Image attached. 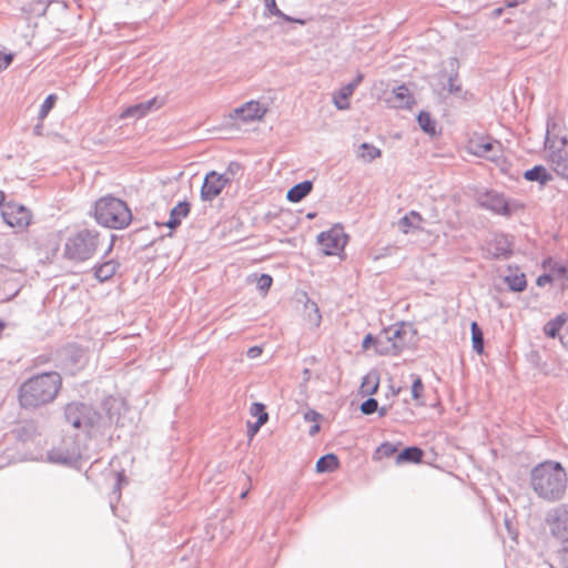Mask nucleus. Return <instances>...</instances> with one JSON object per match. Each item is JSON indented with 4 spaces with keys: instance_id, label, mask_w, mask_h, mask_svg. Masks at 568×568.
Listing matches in <instances>:
<instances>
[{
    "instance_id": "nucleus-8",
    "label": "nucleus",
    "mask_w": 568,
    "mask_h": 568,
    "mask_svg": "<svg viewBox=\"0 0 568 568\" xmlns=\"http://www.w3.org/2000/svg\"><path fill=\"white\" fill-rule=\"evenodd\" d=\"M477 201L480 207L504 216H510L515 211L523 209V205L517 201H509L503 194L495 191H487L480 194Z\"/></svg>"
},
{
    "instance_id": "nucleus-12",
    "label": "nucleus",
    "mask_w": 568,
    "mask_h": 568,
    "mask_svg": "<svg viewBox=\"0 0 568 568\" xmlns=\"http://www.w3.org/2000/svg\"><path fill=\"white\" fill-rule=\"evenodd\" d=\"M230 179L226 174H219L215 171L209 172L201 187V199L203 201H212L221 194Z\"/></svg>"
},
{
    "instance_id": "nucleus-55",
    "label": "nucleus",
    "mask_w": 568,
    "mask_h": 568,
    "mask_svg": "<svg viewBox=\"0 0 568 568\" xmlns=\"http://www.w3.org/2000/svg\"><path fill=\"white\" fill-rule=\"evenodd\" d=\"M318 432H320V425L317 423H315L313 426H311V428H310V435L311 436H314Z\"/></svg>"
},
{
    "instance_id": "nucleus-30",
    "label": "nucleus",
    "mask_w": 568,
    "mask_h": 568,
    "mask_svg": "<svg viewBox=\"0 0 568 568\" xmlns=\"http://www.w3.org/2000/svg\"><path fill=\"white\" fill-rule=\"evenodd\" d=\"M387 344L384 338H382V332L377 336H373L372 334H367L362 343L364 349H368L371 346L375 347V351L379 355H388V348L385 346Z\"/></svg>"
},
{
    "instance_id": "nucleus-51",
    "label": "nucleus",
    "mask_w": 568,
    "mask_h": 568,
    "mask_svg": "<svg viewBox=\"0 0 568 568\" xmlns=\"http://www.w3.org/2000/svg\"><path fill=\"white\" fill-rule=\"evenodd\" d=\"M560 561L564 568H568V548H565L560 554Z\"/></svg>"
},
{
    "instance_id": "nucleus-46",
    "label": "nucleus",
    "mask_w": 568,
    "mask_h": 568,
    "mask_svg": "<svg viewBox=\"0 0 568 568\" xmlns=\"http://www.w3.org/2000/svg\"><path fill=\"white\" fill-rule=\"evenodd\" d=\"M552 273L559 275L560 277H568L567 276V267L565 265H559V264H556L552 268H551Z\"/></svg>"
},
{
    "instance_id": "nucleus-25",
    "label": "nucleus",
    "mask_w": 568,
    "mask_h": 568,
    "mask_svg": "<svg viewBox=\"0 0 568 568\" xmlns=\"http://www.w3.org/2000/svg\"><path fill=\"white\" fill-rule=\"evenodd\" d=\"M313 189L312 181L305 180L301 183L292 186L286 194V199L292 203L301 202L304 197H306Z\"/></svg>"
},
{
    "instance_id": "nucleus-9",
    "label": "nucleus",
    "mask_w": 568,
    "mask_h": 568,
    "mask_svg": "<svg viewBox=\"0 0 568 568\" xmlns=\"http://www.w3.org/2000/svg\"><path fill=\"white\" fill-rule=\"evenodd\" d=\"M1 217L9 226L22 230L30 224L31 213L24 205L9 201L2 205Z\"/></svg>"
},
{
    "instance_id": "nucleus-11",
    "label": "nucleus",
    "mask_w": 568,
    "mask_h": 568,
    "mask_svg": "<svg viewBox=\"0 0 568 568\" xmlns=\"http://www.w3.org/2000/svg\"><path fill=\"white\" fill-rule=\"evenodd\" d=\"M546 521L557 539L568 540V505H561L547 514Z\"/></svg>"
},
{
    "instance_id": "nucleus-18",
    "label": "nucleus",
    "mask_w": 568,
    "mask_h": 568,
    "mask_svg": "<svg viewBox=\"0 0 568 568\" xmlns=\"http://www.w3.org/2000/svg\"><path fill=\"white\" fill-rule=\"evenodd\" d=\"M63 362L70 369L78 371L85 364L84 351L75 345H69L63 349Z\"/></svg>"
},
{
    "instance_id": "nucleus-41",
    "label": "nucleus",
    "mask_w": 568,
    "mask_h": 568,
    "mask_svg": "<svg viewBox=\"0 0 568 568\" xmlns=\"http://www.w3.org/2000/svg\"><path fill=\"white\" fill-rule=\"evenodd\" d=\"M397 448L394 444L389 442H385L381 444L376 450L377 454L382 455L383 457H392L396 453Z\"/></svg>"
},
{
    "instance_id": "nucleus-24",
    "label": "nucleus",
    "mask_w": 568,
    "mask_h": 568,
    "mask_svg": "<svg viewBox=\"0 0 568 568\" xmlns=\"http://www.w3.org/2000/svg\"><path fill=\"white\" fill-rule=\"evenodd\" d=\"M363 74H357L356 79L348 83L347 85L343 87L339 90V99L334 98V104L338 110H346L348 108V98L353 94L355 88L362 82Z\"/></svg>"
},
{
    "instance_id": "nucleus-53",
    "label": "nucleus",
    "mask_w": 568,
    "mask_h": 568,
    "mask_svg": "<svg viewBox=\"0 0 568 568\" xmlns=\"http://www.w3.org/2000/svg\"><path fill=\"white\" fill-rule=\"evenodd\" d=\"M505 1H506L507 7H516L519 3L525 2L526 0H505Z\"/></svg>"
},
{
    "instance_id": "nucleus-57",
    "label": "nucleus",
    "mask_w": 568,
    "mask_h": 568,
    "mask_svg": "<svg viewBox=\"0 0 568 568\" xmlns=\"http://www.w3.org/2000/svg\"><path fill=\"white\" fill-rule=\"evenodd\" d=\"M41 130H42V124L39 123L34 126L33 131L37 135H40L41 134Z\"/></svg>"
},
{
    "instance_id": "nucleus-13",
    "label": "nucleus",
    "mask_w": 568,
    "mask_h": 568,
    "mask_svg": "<svg viewBox=\"0 0 568 568\" xmlns=\"http://www.w3.org/2000/svg\"><path fill=\"white\" fill-rule=\"evenodd\" d=\"M499 148V142L491 140L490 138H474L470 139L467 149L468 151L478 156L485 158L489 161L497 162L496 154H489L490 151H496Z\"/></svg>"
},
{
    "instance_id": "nucleus-5",
    "label": "nucleus",
    "mask_w": 568,
    "mask_h": 568,
    "mask_svg": "<svg viewBox=\"0 0 568 568\" xmlns=\"http://www.w3.org/2000/svg\"><path fill=\"white\" fill-rule=\"evenodd\" d=\"M95 221L109 229L122 230L132 221L126 203L112 195L99 199L94 204Z\"/></svg>"
},
{
    "instance_id": "nucleus-40",
    "label": "nucleus",
    "mask_w": 568,
    "mask_h": 568,
    "mask_svg": "<svg viewBox=\"0 0 568 568\" xmlns=\"http://www.w3.org/2000/svg\"><path fill=\"white\" fill-rule=\"evenodd\" d=\"M250 413H251V415L256 416L257 419L262 418V416H263L264 423H267V420H268V414L266 412V407L262 403H253L250 408Z\"/></svg>"
},
{
    "instance_id": "nucleus-3",
    "label": "nucleus",
    "mask_w": 568,
    "mask_h": 568,
    "mask_svg": "<svg viewBox=\"0 0 568 568\" xmlns=\"http://www.w3.org/2000/svg\"><path fill=\"white\" fill-rule=\"evenodd\" d=\"M62 385L57 372H45L24 381L19 387L18 400L27 410H33L54 400Z\"/></svg>"
},
{
    "instance_id": "nucleus-62",
    "label": "nucleus",
    "mask_w": 568,
    "mask_h": 568,
    "mask_svg": "<svg viewBox=\"0 0 568 568\" xmlns=\"http://www.w3.org/2000/svg\"><path fill=\"white\" fill-rule=\"evenodd\" d=\"M246 495H247V490H245V491H243V493L241 494V498H245V497H246Z\"/></svg>"
},
{
    "instance_id": "nucleus-27",
    "label": "nucleus",
    "mask_w": 568,
    "mask_h": 568,
    "mask_svg": "<svg viewBox=\"0 0 568 568\" xmlns=\"http://www.w3.org/2000/svg\"><path fill=\"white\" fill-rule=\"evenodd\" d=\"M379 386V374L377 371H371L363 377L359 393L363 396H372L374 395Z\"/></svg>"
},
{
    "instance_id": "nucleus-1",
    "label": "nucleus",
    "mask_w": 568,
    "mask_h": 568,
    "mask_svg": "<svg viewBox=\"0 0 568 568\" xmlns=\"http://www.w3.org/2000/svg\"><path fill=\"white\" fill-rule=\"evenodd\" d=\"M106 416L84 403L72 402L64 407L65 422L77 429H82L88 435L101 433L105 426L115 425L123 427L121 422V410L123 404L114 398L106 399L103 403Z\"/></svg>"
},
{
    "instance_id": "nucleus-15",
    "label": "nucleus",
    "mask_w": 568,
    "mask_h": 568,
    "mask_svg": "<svg viewBox=\"0 0 568 568\" xmlns=\"http://www.w3.org/2000/svg\"><path fill=\"white\" fill-rule=\"evenodd\" d=\"M488 255L494 260H507L513 255L511 243L505 235H496L487 248Z\"/></svg>"
},
{
    "instance_id": "nucleus-39",
    "label": "nucleus",
    "mask_w": 568,
    "mask_h": 568,
    "mask_svg": "<svg viewBox=\"0 0 568 568\" xmlns=\"http://www.w3.org/2000/svg\"><path fill=\"white\" fill-rule=\"evenodd\" d=\"M272 283H273V278L271 275L268 274H261L258 277H257V281H256V285H257V288L263 293H267L268 290L271 288L272 286Z\"/></svg>"
},
{
    "instance_id": "nucleus-59",
    "label": "nucleus",
    "mask_w": 568,
    "mask_h": 568,
    "mask_svg": "<svg viewBox=\"0 0 568 568\" xmlns=\"http://www.w3.org/2000/svg\"><path fill=\"white\" fill-rule=\"evenodd\" d=\"M113 242H114V236H112V240H111V242H110V244H109V247H108V248H106V251H105V255H106V254H109V253L112 251V248H113Z\"/></svg>"
},
{
    "instance_id": "nucleus-42",
    "label": "nucleus",
    "mask_w": 568,
    "mask_h": 568,
    "mask_svg": "<svg viewBox=\"0 0 568 568\" xmlns=\"http://www.w3.org/2000/svg\"><path fill=\"white\" fill-rule=\"evenodd\" d=\"M424 390V385L422 378L416 376L413 381L412 385V396L414 399H419L422 397V393Z\"/></svg>"
},
{
    "instance_id": "nucleus-20",
    "label": "nucleus",
    "mask_w": 568,
    "mask_h": 568,
    "mask_svg": "<svg viewBox=\"0 0 568 568\" xmlns=\"http://www.w3.org/2000/svg\"><path fill=\"white\" fill-rule=\"evenodd\" d=\"M119 267L120 263L115 260H108L97 264L93 266L94 277L101 283L106 282L114 276Z\"/></svg>"
},
{
    "instance_id": "nucleus-56",
    "label": "nucleus",
    "mask_w": 568,
    "mask_h": 568,
    "mask_svg": "<svg viewBox=\"0 0 568 568\" xmlns=\"http://www.w3.org/2000/svg\"><path fill=\"white\" fill-rule=\"evenodd\" d=\"M489 154H496L497 155V162H498L500 156H501V145L499 144V148L496 151H490Z\"/></svg>"
},
{
    "instance_id": "nucleus-63",
    "label": "nucleus",
    "mask_w": 568,
    "mask_h": 568,
    "mask_svg": "<svg viewBox=\"0 0 568 568\" xmlns=\"http://www.w3.org/2000/svg\"><path fill=\"white\" fill-rule=\"evenodd\" d=\"M313 216H314V213H308V214H307V217H308V219H312Z\"/></svg>"
},
{
    "instance_id": "nucleus-52",
    "label": "nucleus",
    "mask_w": 568,
    "mask_h": 568,
    "mask_svg": "<svg viewBox=\"0 0 568 568\" xmlns=\"http://www.w3.org/2000/svg\"><path fill=\"white\" fill-rule=\"evenodd\" d=\"M277 18H281L283 19L284 21L286 22H298L301 24H304V20H296V19H293L292 17L285 14L284 12H282L281 16H276Z\"/></svg>"
},
{
    "instance_id": "nucleus-50",
    "label": "nucleus",
    "mask_w": 568,
    "mask_h": 568,
    "mask_svg": "<svg viewBox=\"0 0 568 568\" xmlns=\"http://www.w3.org/2000/svg\"><path fill=\"white\" fill-rule=\"evenodd\" d=\"M241 170V164L237 162H231L227 166V172L234 175L236 172Z\"/></svg>"
},
{
    "instance_id": "nucleus-28",
    "label": "nucleus",
    "mask_w": 568,
    "mask_h": 568,
    "mask_svg": "<svg viewBox=\"0 0 568 568\" xmlns=\"http://www.w3.org/2000/svg\"><path fill=\"white\" fill-rule=\"evenodd\" d=\"M423 222V217L416 211H410L408 214L404 215L398 221V229L407 234L410 230H420V223Z\"/></svg>"
},
{
    "instance_id": "nucleus-6",
    "label": "nucleus",
    "mask_w": 568,
    "mask_h": 568,
    "mask_svg": "<svg viewBox=\"0 0 568 568\" xmlns=\"http://www.w3.org/2000/svg\"><path fill=\"white\" fill-rule=\"evenodd\" d=\"M88 459L87 447L72 439H64L59 447L48 452V460L59 465L75 466L79 462Z\"/></svg>"
},
{
    "instance_id": "nucleus-22",
    "label": "nucleus",
    "mask_w": 568,
    "mask_h": 568,
    "mask_svg": "<svg viewBox=\"0 0 568 568\" xmlns=\"http://www.w3.org/2000/svg\"><path fill=\"white\" fill-rule=\"evenodd\" d=\"M191 205L187 201L179 202L170 212V219L164 224L170 230H175L181 225L182 219L186 217L190 213Z\"/></svg>"
},
{
    "instance_id": "nucleus-60",
    "label": "nucleus",
    "mask_w": 568,
    "mask_h": 568,
    "mask_svg": "<svg viewBox=\"0 0 568 568\" xmlns=\"http://www.w3.org/2000/svg\"><path fill=\"white\" fill-rule=\"evenodd\" d=\"M312 306L314 307V311H315V313L317 314V318L320 320V318H321V315L318 314V308H317L316 304H315V303H313V304H312Z\"/></svg>"
},
{
    "instance_id": "nucleus-34",
    "label": "nucleus",
    "mask_w": 568,
    "mask_h": 568,
    "mask_svg": "<svg viewBox=\"0 0 568 568\" xmlns=\"http://www.w3.org/2000/svg\"><path fill=\"white\" fill-rule=\"evenodd\" d=\"M417 122L425 133L429 135L436 134V121L432 118L429 112L420 111L417 115Z\"/></svg>"
},
{
    "instance_id": "nucleus-2",
    "label": "nucleus",
    "mask_w": 568,
    "mask_h": 568,
    "mask_svg": "<svg viewBox=\"0 0 568 568\" xmlns=\"http://www.w3.org/2000/svg\"><path fill=\"white\" fill-rule=\"evenodd\" d=\"M567 484V473L559 462H542L530 471L531 489L546 501L554 503L562 499Z\"/></svg>"
},
{
    "instance_id": "nucleus-38",
    "label": "nucleus",
    "mask_w": 568,
    "mask_h": 568,
    "mask_svg": "<svg viewBox=\"0 0 568 568\" xmlns=\"http://www.w3.org/2000/svg\"><path fill=\"white\" fill-rule=\"evenodd\" d=\"M359 409L364 415H372L378 409V402L369 397L361 404Z\"/></svg>"
},
{
    "instance_id": "nucleus-43",
    "label": "nucleus",
    "mask_w": 568,
    "mask_h": 568,
    "mask_svg": "<svg viewBox=\"0 0 568 568\" xmlns=\"http://www.w3.org/2000/svg\"><path fill=\"white\" fill-rule=\"evenodd\" d=\"M264 417L262 416V418H258L255 423H247V435L250 436V438H252L258 430L260 428L264 425Z\"/></svg>"
},
{
    "instance_id": "nucleus-33",
    "label": "nucleus",
    "mask_w": 568,
    "mask_h": 568,
    "mask_svg": "<svg viewBox=\"0 0 568 568\" xmlns=\"http://www.w3.org/2000/svg\"><path fill=\"white\" fill-rule=\"evenodd\" d=\"M511 292L520 293L526 290L527 281L524 273L510 274L504 277Z\"/></svg>"
},
{
    "instance_id": "nucleus-48",
    "label": "nucleus",
    "mask_w": 568,
    "mask_h": 568,
    "mask_svg": "<svg viewBox=\"0 0 568 568\" xmlns=\"http://www.w3.org/2000/svg\"><path fill=\"white\" fill-rule=\"evenodd\" d=\"M551 281H552L551 274H542V275L538 276L537 285L545 286L546 284L550 283Z\"/></svg>"
},
{
    "instance_id": "nucleus-58",
    "label": "nucleus",
    "mask_w": 568,
    "mask_h": 568,
    "mask_svg": "<svg viewBox=\"0 0 568 568\" xmlns=\"http://www.w3.org/2000/svg\"><path fill=\"white\" fill-rule=\"evenodd\" d=\"M4 199L6 194L2 191H0V210L2 209V205L7 203L4 202Z\"/></svg>"
},
{
    "instance_id": "nucleus-44",
    "label": "nucleus",
    "mask_w": 568,
    "mask_h": 568,
    "mask_svg": "<svg viewBox=\"0 0 568 568\" xmlns=\"http://www.w3.org/2000/svg\"><path fill=\"white\" fill-rule=\"evenodd\" d=\"M13 61V54L12 53H3L0 50V72L4 69H7L11 62Z\"/></svg>"
},
{
    "instance_id": "nucleus-14",
    "label": "nucleus",
    "mask_w": 568,
    "mask_h": 568,
    "mask_svg": "<svg viewBox=\"0 0 568 568\" xmlns=\"http://www.w3.org/2000/svg\"><path fill=\"white\" fill-rule=\"evenodd\" d=\"M560 128L559 125L552 120H547V130H546V136H545V149L550 152L555 151L551 146L556 145L557 149H566V145L568 143V139L566 135H560Z\"/></svg>"
},
{
    "instance_id": "nucleus-37",
    "label": "nucleus",
    "mask_w": 568,
    "mask_h": 568,
    "mask_svg": "<svg viewBox=\"0 0 568 568\" xmlns=\"http://www.w3.org/2000/svg\"><path fill=\"white\" fill-rule=\"evenodd\" d=\"M55 101H57L55 94H49L45 98V100L43 101V103L39 110V119L40 120H43L49 114V112L53 109Z\"/></svg>"
},
{
    "instance_id": "nucleus-31",
    "label": "nucleus",
    "mask_w": 568,
    "mask_h": 568,
    "mask_svg": "<svg viewBox=\"0 0 568 568\" xmlns=\"http://www.w3.org/2000/svg\"><path fill=\"white\" fill-rule=\"evenodd\" d=\"M338 466H339L338 457L335 454L329 453V454L322 456L316 462V471L321 473V474L322 473H331V471H334L335 469H337Z\"/></svg>"
},
{
    "instance_id": "nucleus-17",
    "label": "nucleus",
    "mask_w": 568,
    "mask_h": 568,
    "mask_svg": "<svg viewBox=\"0 0 568 568\" xmlns=\"http://www.w3.org/2000/svg\"><path fill=\"white\" fill-rule=\"evenodd\" d=\"M266 109L257 101H248L234 110V116L242 119L244 122L260 120L265 114Z\"/></svg>"
},
{
    "instance_id": "nucleus-54",
    "label": "nucleus",
    "mask_w": 568,
    "mask_h": 568,
    "mask_svg": "<svg viewBox=\"0 0 568 568\" xmlns=\"http://www.w3.org/2000/svg\"><path fill=\"white\" fill-rule=\"evenodd\" d=\"M376 412H378V415H379L381 417H384V416H386V415H387V413H388V407H387V406L378 407V409H377Z\"/></svg>"
},
{
    "instance_id": "nucleus-29",
    "label": "nucleus",
    "mask_w": 568,
    "mask_h": 568,
    "mask_svg": "<svg viewBox=\"0 0 568 568\" xmlns=\"http://www.w3.org/2000/svg\"><path fill=\"white\" fill-rule=\"evenodd\" d=\"M424 457V452L417 446H409L404 448L402 452L398 453L396 456V464H404V463H420Z\"/></svg>"
},
{
    "instance_id": "nucleus-19",
    "label": "nucleus",
    "mask_w": 568,
    "mask_h": 568,
    "mask_svg": "<svg viewBox=\"0 0 568 568\" xmlns=\"http://www.w3.org/2000/svg\"><path fill=\"white\" fill-rule=\"evenodd\" d=\"M160 104L158 102V99L156 98H153V99H150L145 102H141V103H138V104H134V105H131L129 108H126L122 114H121V118L123 119H128V118H142L148 112H150L153 108H158Z\"/></svg>"
},
{
    "instance_id": "nucleus-10",
    "label": "nucleus",
    "mask_w": 568,
    "mask_h": 568,
    "mask_svg": "<svg viewBox=\"0 0 568 568\" xmlns=\"http://www.w3.org/2000/svg\"><path fill=\"white\" fill-rule=\"evenodd\" d=\"M317 242L324 255H337L345 246L346 235L342 227H333L320 233Z\"/></svg>"
},
{
    "instance_id": "nucleus-49",
    "label": "nucleus",
    "mask_w": 568,
    "mask_h": 568,
    "mask_svg": "<svg viewBox=\"0 0 568 568\" xmlns=\"http://www.w3.org/2000/svg\"><path fill=\"white\" fill-rule=\"evenodd\" d=\"M122 484H126V478L122 473L116 474V484L114 486V491H120Z\"/></svg>"
},
{
    "instance_id": "nucleus-32",
    "label": "nucleus",
    "mask_w": 568,
    "mask_h": 568,
    "mask_svg": "<svg viewBox=\"0 0 568 568\" xmlns=\"http://www.w3.org/2000/svg\"><path fill=\"white\" fill-rule=\"evenodd\" d=\"M567 322V315L565 313L557 315L555 318L548 321L544 326V333L551 338H555L564 324Z\"/></svg>"
},
{
    "instance_id": "nucleus-7",
    "label": "nucleus",
    "mask_w": 568,
    "mask_h": 568,
    "mask_svg": "<svg viewBox=\"0 0 568 568\" xmlns=\"http://www.w3.org/2000/svg\"><path fill=\"white\" fill-rule=\"evenodd\" d=\"M415 335L416 329L405 323L393 325L382 331V338L387 342L385 346L388 348V355H397L404 348L415 343Z\"/></svg>"
},
{
    "instance_id": "nucleus-47",
    "label": "nucleus",
    "mask_w": 568,
    "mask_h": 568,
    "mask_svg": "<svg viewBox=\"0 0 568 568\" xmlns=\"http://www.w3.org/2000/svg\"><path fill=\"white\" fill-rule=\"evenodd\" d=\"M262 354V348L260 346H252L247 349L246 355L250 358H256Z\"/></svg>"
},
{
    "instance_id": "nucleus-4",
    "label": "nucleus",
    "mask_w": 568,
    "mask_h": 568,
    "mask_svg": "<svg viewBox=\"0 0 568 568\" xmlns=\"http://www.w3.org/2000/svg\"><path fill=\"white\" fill-rule=\"evenodd\" d=\"M101 245L100 233L94 229H80L68 234L63 244V257L73 263L92 258Z\"/></svg>"
},
{
    "instance_id": "nucleus-23",
    "label": "nucleus",
    "mask_w": 568,
    "mask_h": 568,
    "mask_svg": "<svg viewBox=\"0 0 568 568\" xmlns=\"http://www.w3.org/2000/svg\"><path fill=\"white\" fill-rule=\"evenodd\" d=\"M458 60L456 58H449L447 61V68L449 70L447 74V84L444 89H447L449 93L459 94L462 92V85L457 83L458 78Z\"/></svg>"
},
{
    "instance_id": "nucleus-45",
    "label": "nucleus",
    "mask_w": 568,
    "mask_h": 568,
    "mask_svg": "<svg viewBox=\"0 0 568 568\" xmlns=\"http://www.w3.org/2000/svg\"><path fill=\"white\" fill-rule=\"evenodd\" d=\"M322 415L313 409L305 413L304 418L307 422H317L321 419Z\"/></svg>"
},
{
    "instance_id": "nucleus-36",
    "label": "nucleus",
    "mask_w": 568,
    "mask_h": 568,
    "mask_svg": "<svg viewBox=\"0 0 568 568\" xmlns=\"http://www.w3.org/2000/svg\"><path fill=\"white\" fill-rule=\"evenodd\" d=\"M358 156L365 162H372L376 158L381 156V150L369 143H362L359 145Z\"/></svg>"
},
{
    "instance_id": "nucleus-35",
    "label": "nucleus",
    "mask_w": 568,
    "mask_h": 568,
    "mask_svg": "<svg viewBox=\"0 0 568 568\" xmlns=\"http://www.w3.org/2000/svg\"><path fill=\"white\" fill-rule=\"evenodd\" d=\"M471 332V343L473 349L477 354H483L484 352V333L477 322H471L470 324Z\"/></svg>"
},
{
    "instance_id": "nucleus-26",
    "label": "nucleus",
    "mask_w": 568,
    "mask_h": 568,
    "mask_svg": "<svg viewBox=\"0 0 568 568\" xmlns=\"http://www.w3.org/2000/svg\"><path fill=\"white\" fill-rule=\"evenodd\" d=\"M524 179L531 182H538L546 185L552 180V175L542 165H535L534 168L524 172Z\"/></svg>"
},
{
    "instance_id": "nucleus-61",
    "label": "nucleus",
    "mask_w": 568,
    "mask_h": 568,
    "mask_svg": "<svg viewBox=\"0 0 568 568\" xmlns=\"http://www.w3.org/2000/svg\"><path fill=\"white\" fill-rule=\"evenodd\" d=\"M495 12H496V14H497V16H499V14H501V12H503V9H501V8H499V9H496V10H495Z\"/></svg>"
},
{
    "instance_id": "nucleus-21",
    "label": "nucleus",
    "mask_w": 568,
    "mask_h": 568,
    "mask_svg": "<svg viewBox=\"0 0 568 568\" xmlns=\"http://www.w3.org/2000/svg\"><path fill=\"white\" fill-rule=\"evenodd\" d=\"M389 101L394 104L395 108L399 109H409L412 104L415 103L414 98L409 92V89L404 84L393 89Z\"/></svg>"
},
{
    "instance_id": "nucleus-16",
    "label": "nucleus",
    "mask_w": 568,
    "mask_h": 568,
    "mask_svg": "<svg viewBox=\"0 0 568 568\" xmlns=\"http://www.w3.org/2000/svg\"><path fill=\"white\" fill-rule=\"evenodd\" d=\"M555 151L548 152V162L557 175L568 178V151L566 149H557L551 146Z\"/></svg>"
}]
</instances>
